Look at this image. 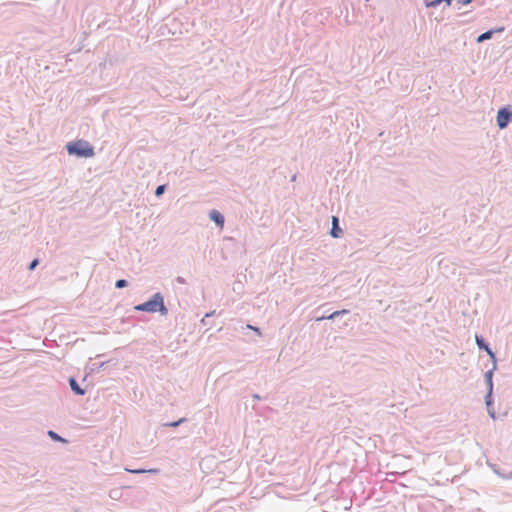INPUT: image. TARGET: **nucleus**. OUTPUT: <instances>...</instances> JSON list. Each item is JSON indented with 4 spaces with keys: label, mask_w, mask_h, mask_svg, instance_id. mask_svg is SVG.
Instances as JSON below:
<instances>
[{
    "label": "nucleus",
    "mask_w": 512,
    "mask_h": 512,
    "mask_svg": "<svg viewBox=\"0 0 512 512\" xmlns=\"http://www.w3.org/2000/svg\"><path fill=\"white\" fill-rule=\"evenodd\" d=\"M136 311L156 313L167 315L168 309L164 303V297L160 292L153 294L147 301L140 303L134 307Z\"/></svg>",
    "instance_id": "nucleus-1"
},
{
    "label": "nucleus",
    "mask_w": 512,
    "mask_h": 512,
    "mask_svg": "<svg viewBox=\"0 0 512 512\" xmlns=\"http://www.w3.org/2000/svg\"><path fill=\"white\" fill-rule=\"evenodd\" d=\"M66 150L69 155L79 158H90L95 154L94 147L83 139L68 142L66 144Z\"/></svg>",
    "instance_id": "nucleus-2"
},
{
    "label": "nucleus",
    "mask_w": 512,
    "mask_h": 512,
    "mask_svg": "<svg viewBox=\"0 0 512 512\" xmlns=\"http://www.w3.org/2000/svg\"><path fill=\"white\" fill-rule=\"evenodd\" d=\"M512 122V109L510 106L501 107L496 116V123L499 129L503 130Z\"/></svg>",
    "instance_id": "nucleus-3"
},
{
    "label": "nucleus",
    "mask_w": 512,
    "mask_h": 512,
    "mask_svg": "<svg viewBox=\"0 0 512 512\" xmlns=\"http://www.w3.org/2000/svg\"><path fill=\"white\" fill-rule=\"evenodd\" d=\"M504 27L501 26V27H497V28H493V29H489L487 31H485L484 33L480 34L477 39H476V42L477 43H483L485 42L486 40H489L493 37V35L495 33H501L504 31Z\"/></svg>",
    "instance_id": "nucleus-4"
},
{
    "label": "nucleus",
    "mask_w": 512,
    "mask_h": 512,
    "mask_svg": "<svg viewBox=\"0 0 512 512\" xmlns=\"http://www.w3.org/2000/svg\"><path fill=\"white\" fill-rule=\"evenodd\" d=\"M68 383L70 386V389L75 395L83 396L86 393V390L80 386V384L77 382V380L74 377H70L68 379Z\"/></svg>",
    "instance_id": "nucleus-5"
},
{
    "label": "nucleus",
    "mask_w": 512,
    "mask_h": 512,
    "mask_svg": "<svg viewBox=\"0 0 512 512\" xmlns=\"http://www.w3.org/2000/svg\"><path fill=\"white\" fill-rule=\"evenodd\" d=\"M209 218L211 221H213L216 224V226L223 227L225 218H224L223 214L221 212H219L218 210H215V209L211 210L209 213Z\"/></svg>",
    "instance_id": "nucleus-6"
},
{
    "label": "nucleus",
    "mask_w": 512,
    "mask_h": 512,
    "mask_svg": "<svg viewBox=\"0 0 512 512\" xmlns=\"http://www.w3.org/2000/svg\"><path fill=\"white\" fill-rule=\"evenodd\" d=\"M494 371L495 370H492V369H489L488 371L485 372L484 374V382L487 386V393H493V375H494Z\"/></svg>",
    "instance_id": "nucleus-7"
},
{
    "label": "nucleus",
    "mask_w": 512,
    "mask_h": 512,
    "mask_svg": "<svg viewBox=\"0 0 512 512\" xmlns=\"http://www.w3.org/2000/svg\"><path fill=\"white\" fill-rule=\"evenodd\" d=\"M342 233V229L339 227V220L337 217H332V228L330 230V235L333 238H339Z\"/></svg>",
    "instance_id": "nucleus-8"
},
{
    "label": "nucleus",
    "mask_w": 512,
    "mask_h": 512,
    "mask_svg": "<svg viewBox=\"0 0 512 512\" xmlns=\"http://www.w3.org/2000/svg\"><path fill=\"white\" fill-rule=\"evenodd\" d=\"M349 313V310H346V309H343V310H338V311H334L333 313H331L330 315H323L321 317H317L316 318V321H322V320H334L336 319L337 317H340L341 315H345V314H348Z\"/></svg>",
    "instance_id": "nucleus-9"
},
{
    "label": "nucleus",
    "mask_w": 512,
    "mask_h": 512,
    "mask_svg": "<svg viewBox=\"0 0 512 512\" xmlns=\"http://www.w3.org/2000/svg\"><path fill=\"white\" fill-rule=\"evenodd\" d=\"M475 342H476L477 347L480 350H484V351H486V353L489 350H491L490 345L485 341V339L481 335H478V334L475 335Z\"/></svg>",
    "instance_id": "nucleus-10"
},
{
    "label": "nucleus",
    "mask_w": 512,
    "mask_h": 512,
    "mask_svg": "<svg viewBox=\"0 0 512 512\" xmlns=\"http://www.w3.org/2000/svg\"><path fill=\"white\" fill-rule=\"evenodd\" d=\"M442 3H445L446 6H450L452 3V0H425L426 7H433L436 8Z\"/></svg>",
    "instance_id": "nucleus-11"
},
{
    "label": "nucleus",
    "mask_w": 512,
    "mask_h": 512,
    "mask_svg": "<svg viewBox=\"0 0 512 512\" xmlns=\"http://www.w3.org/2000/svg\"><path fill=\"white\" fill-rule=\"evenodd\" d=\"M187 422V418L185 417H182L176 421H172V422H166V423H163L162 426L163 427H171V428H177L179 427L181 424Z\"/></svg>",
    "instance_id": "nucleus-12"
},
{
    "label": "nucleus",
    "mask_w": 512,
    "mask_h": 512,
    "mask_svg": "<svg viewBox=\"0 0 512 512\" xmlns=\"http://www.w3.org/2000/svg\"><path fill=\"white\" fill-rule=\"evenodd\" d=\"M48 436L53 440V441H56V442H62V443H66L67 440L64 439L62 436H60L58 433H56L55 431L53 430H49L48 431Z\"/></svg>",
    "instance_id": "nucleus-13"
},
{
    "label": "nucleus",
    "mask_w": 512,
    "mask_h": 512,
    "mask_svg": "<svg viewBox=\"0 0 512 512\" xmlns=\"http://www.w3.org/2000/svg\"><path fill=\"white\" fill-rule=\"evenodd\" d=\"M105 365H106V362H92V363L89 364V369H90L91 372H98Z\"/></svg>",
    "instance_id": "nucleus-14"
},
{
    "label": "nucleus",
    "mask_w": 512,
    "mask_h": 512,
    "mask_svg": "<svg viewBox=\"0 0 512 512\" xmlns=\"http://www.w3.org/2000/svg\"><path fill=\"white\" fill-rule=\"evenodd\" d=\"M484 400H485V405L487 407V411H489V409H494L493 408V393H491V392L486 393Z\"/></svg>",
    "instance_id": "nucleus-15"
},
{
    "label": "nucleus",
    "mask_w": 512,
    "mask_h": 512,
    "mask_svg": "<svg viewBox=\"0 0 512 512\" xmlns=\"http://www.w3.org/2000/svg\"><path fill=\"white\" fill-rule=\"evenodd\" d=\"M488 356L490 357L491 361H492V370H496L497 369V358H496V355L495 353L493 352V350H489L487 352Z\"/></svg>",
    "instance_id": "nucleus-16"
},
{
    "label": "nucleus",
    "mask_w": 512,
    "mask_h": 512,
    "mask_svg": "<svg viewBox=\"0 0 512 512\" xmlns=\"http://www.w3.org/2000/svg\"><path fill=\"white\" fill-rule=\"evenodd\" d=\"M166 188H167L166 184H162V185L157 186L156 189H155V196L156 197H161L165 193Z\"/></svg>",
    "instance_id": "nucleus-17"
},
{
    "label": "nucleus",
    "mask_w": 512,
    "mask_h": 512,
    "mask_svg": "<svg viewBox=\"0 0 512 512\" xmlns=\"http://www.w3.org/2000/svg\"><path fill=\"white\" fill-rule=\"evenodd\" d=\"M128 286V281L126 279H118L116 282H115V287L117 289H122L124 287Z\"/></svg>",
    "instance_id": "nucleus-18"
},
{
    "label": "nucleus",
    "mask_w": 512,
    "mask_h": 512,
    "mask_svg": "<svg viewBox=\"0 0 512 512\" xmlns=\"http://www.w3.org/2000/svg\"><path fill=\"white\" fill-rule=\"evenodd\" d=\"M128 471L131 472V473H134V474H141V473H145V472L157 473L158 469H149V470L135 469V470H128Z\"/></svg>",
    "instance_id": "nucleus-19"
},
{
    "label": "nucleus",
    "mask_w": 512,
    "mask_h": 512,
    "mask_svg": "<svg viewBox=\"0 0 512 512\" xmlns=\"http://www.w3.org/2000/svg\"><path fill=\"white\" fill-rule=\"evenodd\" d=\"M215 315V311H211V312H208L204 315V317L202 318L201 320V323L204 325V326H207L209 325V322H208V318L212 317Z\"/></svg>",
    "instance_id": "nucleus-20"
},
{
    "label": "nucleus",
    "mask_w": 512,
    "mask_h": 512,
    "mask_svg": "<svg viewBox=\"0 0 512 512\" xmlns=\"http://www.w3.org/2000/svg\"><path fill=\"white\" fill-rule=\"evenodd\" d=\"M495 473L501 477L502 479H505V480H509V479H512V471H510L509 473H501L497 470H495Z\"/></svg>",
    "instance_id": "nucleus-21"
},
{
    "label": "nucleus",
    "mask_w": 512,
    "mask_h": 512,
    "mask_svg": "<svg viewBox=\"0 0 512 512\" xmlns=\"http://www.w3.org/2000/svg\"><path fill=\"white\" fill-rule=\"evenodd\" d=\"M38 264H39V260L37 258H35L28 265V269L32 271L37 267Z\"/></svg>",
    "instance_id": "nucleus-22"
},
{
    "label": "nucleus",
    "mask_w": 512,
    "mask_h": 512,
    "mask_svg": "<svg viewBox=\"0 0 512 512\" xmlns=\"http://www.w3.org/2000/svg\"><path fill=\"white\" fill-rule=\"evenodd\" d=\"M175 281H176L177 283H179V284H185V283H186L185 278H184V277H182V276H178V277H176Z\"/></svg>",
    "instance_id": "nucleus-23"
},
{
    "label": "nucleus",
    "mask_w": 512,
    "mask_h": 512,
    "mask_svg": "<svg viewBox=\"0 0 512 512\" xmlns=\"http://www.w3.org/2000/svg\"><path fill=\"white\" fill-rule=\"evenodd\" d=\"M487 412L492 419H496V413L494 409H489Z\"/></svg>",
    "instance_id": "nucleus-24"
},
{
    "label": "nucleus",
    "mask_w": 512,
    "mask_h": 512,
    "mask_svg": "<svg viewBox=\"0 0 512 512\" xmlns=\"http://www.w3.org/2000/svg\"><path fill=\"white\" fill-rule=\"evenodd\" d=\"M248 328L254 330L258 335H261V331L258 327H253L251 325H248Z\"/></svg>",
    "instance_id": "nucleus-25"
},
{
    "label": "nucleus",
    "mask_w": 512,
    "mask_h": 512,
    "mask_svg": "<svg viewBox=\"0 0 512 512\" xmlns=\"http://www.w3.org/2000/svg\"><path fill=\"white\" fill-rule=\"evenodd\" d=\"M456 1L462 5H467L472 2V0H456Z\"/></svg>",
    "instance_id": "nucleus-26"
},
{
    "label": "nucleus",
    "mask_w": 512,
    "mask_h": 512,
    "mask_svg": "<svg viewBox=\"0 0 512 512\" xmlns=\"http://www.w3.org/2000/svg\"><path fill=\"white\" fill-rule=\"evenodd\" d=\"M252 397L255 400H261L262 399V397L259 394H253Z\"/></svg>",
    "instance_id": "nucleus-27"
}]
</instances>
